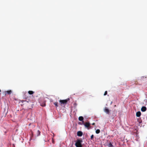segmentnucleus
I'll use <instances>...</instances> for the list:
<instances>
[{"mask_svg": "<svg viewBox=\"0 0 147 147\" xmlns=\"http://www.w3.org/2000/svg\"><path fill=\"white\" fill-rule=\"evenodd\" d=\"M136 116L137 117H140V116L141 115V113L140 111H139L136 112Z\"/></svg>", "mask_w": 147, "mask_h": 147, "instance_id": "nucleus-6", "label": "nucleus"}, {"mask_svg": "<svg viewBox=\"0 0 147 147\" xmlns=\"http://www.w3.org/2000/svg\"><path fill=\"white\" fill-rule=\"evenodd\" d=\"M107 91H105V92L104 95V96L106 95L107 94Z\"/></svg>", "mask_w": 147, "mask_h": 147, "instance_id": "nucleus-17", "label": "nucleus"}, {"mask_svg": "<svg viewBox=\"0 0 147 147\" xmlns=\"http://www.w3.org/2000/svg\"><path fill=\"white\" fill-rule=\"evenodd\" d=\"M54 104L55 106L56 107H57L58 106V102H55L54 103Z\"/></svg>", "mask_w": 147, "mask_h": 147, "instance_id": "nucleus-15", "label": "nucleus"}, {"mask_svg": "<svg viewBox=\"0 0 147 147\" xmlns=\"http://www.w3.org/2000/svg\"><path fill=\"white\" fill-rule=\"evenodd\" d=\"M108 147H113V146L111 144V142H109V143L107 145Z\"/></svg>", "mask_w": 147, "mask_h": 147, "instance_id": "nucleus-10", "label": "nucleus"}, {"mask_svg": "<svg viewBox=\"0 0 147 147\" xmlns=\"http://www.w3.org/2000/svg\"><path fill=\"white\" fill-rule=\"evenodd\" d=\"M45 103H46L45 101H44L42 103L41 102H40V105L42 106H43V107L45 106L46 105Z\"/></svg>", "mask_w": 147, "mask_h": 147, "instance_id": "nucleus-8", "label": "nucleus"}, {"mask_svg": "<svg viewBox=\"0 0 147 147\" xmlns=\"http://www.w3.org/2000/svg\"><path fill=\"white\" fill-rule=\"evenodd\" d=\"M5 92H7L8 94H10L12 93V91L11 90H9Z\"/></svg>", "mask_w": 147, "mask_h": 147, "instance_id": "nucleus-12", "label": "nucleus"}, {"mask_svg": "<svg viewBox=\"0 0 147 147\" xmlns=\"http://www.w3.org/2000/svg\"><path fill=\"white\" fill-rule=\"evenodd\" d=\"M100 132V130L99 129H97L96 131V133L97 134H99Z\"/></svg>", "mask_w": 147, "mask_h": 147, "instance_id": "nucleus-14", "label": "nucleus"}, {"mask_svg": "<svg viewBox=\"0 0 147 147\" xmlns=\"http://www.w3.org/2000/svg\"><path fill=\"white\" fill-rule=\"evenodd\" d=\"M37 136H39L40 134V132L39 130H38L37 132Z\"/></svg>", "mask_w": 147, "mask_h": 147, "instance_id": "nucleus-13", "label": "nucleus"}, {"mask_svg": "<svg viewBox=\"0 0 147 147\" xmlns=\"http://www.w3.org/2000/svg\"><path fill=\"white\" fill-rule=\"evenodd\" d=\"M93 138H94V135H93L92 134L91 136V138H90L92 140L93 139Z\"/></svg>", "mask_w": 147, "mask_h": 147, "instance_id": "nucleus-16", "label": "nucleus"}, {"mask_svg": "<svg viewBox=\"0 0 147 147\" xmlns=\"http://www.w3.org/2000/svg\"><path fill=\"white\" fill-rule=\"evenodd\" d=\"M69 100V98H68L64 100H60L59 102L61 104H66L67 101Z\"/></svg>", "mask_w": 147, "mask_h": 147, "instance_id": "nucleus-2", "label": "nucleus"}, {"mask_svg": "<svg viewBox=\"0 0 147 147\" xmlns=\"http://www.w3.org/2000/svg\"><path fill=\"white\" fill-rule=\"evenodd\" d=\"M79 120L80 121H82L83 123L84 122V121H83V120L84 119V118L82 116H80L78 118Z\"/></svg>", "mask_w": 147, "mask_h": 147, "instance_id": "nucleus-9", "label": "nucleus"}, {"mask_svg": "<svg viewBox=\"0 0 147 147\" xmlns=\"http://www.w3.org/2000/svg\"><path fill=\"white\" fill-rule=\"evenodd\" d=\"M83 133L82 132L80 131H78L77 133V135L78 136L81 137L82 136V135Z\"/></svg>", "mask_w": 147, "mask_h": 147, "instance_id": "nucleus-4", "label": "nucleus"}, {"mask_svg": "<svg viewBox=\"0 0 147 147\" xmlns=\"http://www.w3.org/2000/svg\"><path fill=\"white\" fill-rule=\"evenodd\" d=\"M84 125L86 127L88 128L90 126V123L86 122L85 123Z\"/></svg>", "mask_w": 147, "mask_h": 147, "instance_id": "nucleus-7", "label": "nucleus"}, {"mask_svg": "<svg viewBox=\"0 0 147 147\" xmlns=\"http://www.w3.org/2000/svg\"><path fill=\"white\" fill-rule=\"evenodd\" d=\"M94 124H95L94 123H93L92 124V125H94Z\"/></svg>", "mask_w": 147, "mask_h": 147, "instance_id": "nucleus-18", "label": "nucleus"}, {"mask_svg": "<svg viewBox=\"0 0 147 147\" xmlns=\"http://www.w3.org/2000/svg\"><path fill=\"white\" fill-rule=\"evenodd\" d=\"M104 112L106 113L108 115H110V111L109 109L107 107H105L104 109Z\"/></svg>", "mask_w": 147, "mask_h": 147, "instance_id": "nucleus-3", "label": "nucleus"}, {"mask_svg": "<svg viewBox=\"0 0 147 147\" xmlns=\"http://www.w3.org/2000/svg\"><path fill=\"white\" fill-rule=\"evenodd\" d=\"M1 92V90L0 89V92Z\"/></svg>", "mask_w": 147, "mask_h": 147, "instance_id": "nucleus-19", "label": "nucleus"}, {"mask_svg": "<svg viewBox=\"0 0 147 147\" xmlns=\"http://www.w3.org/2000/svg\"><path fill=\"white\" fill-rule=\"evenodd\" d=\"M82 139H78L75 143V146L76 147H82Z\"/></svg>", "mask_w": 147, "mask_h": 147, "instance_id": "nucleus-1", "label": "nucleus"}, {"mask_svg": "<svg viewBox=\"0 0 147 147\" xmlns=\"http://www.w3.org/2000/svg\"><path fill=\"white\" fill-rule=\"evenodd\" d=\"M34 93V92L32 91H28V93L29 94L31 95L33 94Z\"/></svg>", "mask_w": 147, "mask_h": 147, "instance_id": "nucleus-11", "label": "nucleus"}, {"mask_svg": "<svg viewBox=\"0 0 147 147\" xmlns=\"http://www.w3.org/2000/svg\"><path fill=\"white\" fill-rule=\"evenodd\" d=\"M146 108L144 106L142 107L141 109V111L142 112H145L146 110Z\"/></svg>", "mask_w": 147, "mask_h": 147, "instance_id": "nucleus-5", "label": "nucleus"}]
</instances>
